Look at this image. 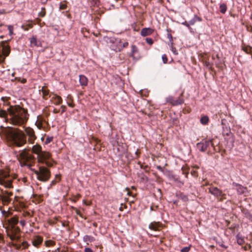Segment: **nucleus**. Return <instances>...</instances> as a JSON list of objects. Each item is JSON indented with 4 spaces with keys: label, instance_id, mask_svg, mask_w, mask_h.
Here are the masks:
<instances>
[{
    "label": "nucleus",
    "instance_id": "9d476101",
    "mask_svg": "<svg viewBox=\"0 0 252 252\" xmlns=\"http://www.w3.org/2000/svg\"><path fill=\"white\" fill-rule=\"evenodd\" d=\"M211 144L212 146H213V144L212 143V140H202L199 143H198L196 145L197 148L198 150L201 152H205L207 150L208 147L209 145Z\"/></svg>",
    "mask_w": 252,
    "mask_h": 252
},
{
    "label": "nucleus",
    "instance_id": "6e6d98bb",
    "mask_svg": "<svg viewBox=\"0 0 252 252\" xmlns=\"http://www.w3.org/2000/svg\"><path fill=\"white\" fill-rule=\"evenodd\" d=\"M157 168L162 172L163 171V169L160 166H158Z\"/></svg>",
    "mask_w": 252,
    "mask_h": 252
},
{
    "label": "nucleus",
    "instance_id": "ea45409f",
    "mask_svg": "<svg viewBox=\"0 0 252 252\" xmlns=\"http://www.w3.org/2000/svg\"><path fill=\"white\" fill-rule=\"evenodd\" d=\"M22 217L24 218L31 217L30 213L27 211H23L22 213Z\"/></svg>",
    "mask_w": 252,
    "mask_h": 252
},
{
    "label": "nucleus",
    "instance_id": "cd10ccee",
    "mask_svg": "<svg viewBox=\"0 0 252 252\" xmlns=\"http://www.w3.org/2000/svg\"><path fill=\"white\" fill-rule=\"evenodd\" d=\"M227 6L225 3H222L220 4V11L222 13L224 14L227 10Z\"/></svg>",
    "mask_w": 252,
    "mask_h": 252
},
{
    "label": "nucleus",
    "instance_id": "bf43d9fd",
    "mask_svg": "<svg viewBox=\"0 0 252 252\" xmlns=\"http://www.w3.org/2000/svg\"><path fill=\"white\" fill-rule=\"evenodd\" d=\"M216 57H217L218 58H219V57H218V55H216ZM215 58H216V56H214V55H212V60H214L215 59Z\"/></svg>",
    "mask_w": 252,
    "mask_h": 252
},
{
    "label": "nucleus",
    "instance_id": "ddd939ff",
    "mask_svg": "<svg viewBox=\"0 0 252 252\" xmlns=\"http://www.w3.org/2000/svg\"><path fill=\"white\" fill-rule=\"evenodd\" d=\"M232 185L236 187V189L239 194H244L247 191V189L241 185L233 182Z\"/></svg>",
    "mask_w": 252,
    "mask_h": 252
},
{
    "label": "nucleus",
    "instance_id": "39448f33",
    "mask_svg": "<svg viewBox=\"0 0 252 252\" xmlns=\"http://www.w3.org/2000/svg\"><path fill=\"white\" fill-rule=\"evenodd\" d=\"M37 179L41 182H45L49 180L51 176L50 171L44 166H40L38 170H34Z\"/></svg>",
    "mask_w": 252,
    "mask_h": 252
},
{
    "label": "nucleus",
    "instance_id": "9b49d317",
    "mask_svg": "<svg viewBox=\"0 0 252 252\" xmlns=\"http://www.w3.org/2000/svg\"><path fill=\"white\" fill-rule=\"evenodd\" d=\"M26 135L29 137L28 141L31 144H33L36 139L34 130L30 127H27L25 128Z\"/></svg>",
    "mask_w": 252,
    "mask_h": 252
},
{
    "label": "nucleus",
    "instance_id": "e433bc0d",
    "mask_svg": "<svg viewBox=\"0 0 252 252\" xmlns=\"http://www.w3.org/2000/svg\"><path fill=\"white\" fill-rule=\"evenodd\" d=\"M45 15H46V9L44 7H42L41 8V11L40 12H39L38 15L40 17H43L45 16Z\"/></svg>",
    "mask_w": 252,
    "mask_h": 252
},
{
    "label": "nucleus",
    "instance_id": "7ed1b4c3",
    "mask_svg": "<svg viewBox=\"0 0 252 252\" xmlns=\"http://www.w3.org/2000/svg\"><path fill=\"white\" fill-rule=\"evenodd\" d=\"M8 141L13 146L21 147L27 142L25 134L18 128L8 127L4 130Z\"/></svg>",
    "mask_w": 252,
    "mask_h": 252
},
{
    "label": "nucleus",
    "instance_id": "4c0bfd02",
    "mask_svg": "<svg viewBox=\"0 0 252 252\" xmlns=\"http://www.w3.org/2000/svg\"><path fill=\"white\" fill-rule=\"evenodd\" d=\"M67 5L65 2H61L60 4V10H64L66 8Z\"/></svg>",
    "mask_w": 252,
    "mask_h": 252
},
{
    "label": "nucleus",
    "instance_id": "e2e57ef3",
    "mask_svg": "<svg viewBox=\"0 0 252 252\" xmlns=\"http://www.w3.org/2000/svg\"><path fill=\"white\" fill-rule=\"evenodd\" d=\"M92 1L94 2V4H96L98 0H92Z\"/></svg>",
    "mask_w": 252,
    "mask_h": 252
},
{
    "label": "nucleus",
    "instance_id": "f257e3e1",
    "mask_svg": "<svg viewBox=\"0 0 252 252\" xmlns=\"http://www.w3.org/2000/svg\"><path fill=\"white\" fill-rule=\"evenodd\" d=\"M9 116V122L11 124L22 126L26 124L29 115L28 111L19 105L10 106L7 109Z\"/></svg>",
    "mask_w": 252,
    "mask_h": 252
},
{
    "label": "nucleus",
    "instance_id": "c9c22d12",
    "mask_svg": "<svg viewBox=\"0 0 252 252\" xmlns=\"http://www.w3.org/2000/svg\"><path fill=\"white\" fill-rule=\"evenodd\" d=\"M167 32V38L169 39V41L170 42H172V40H173V37H172V36L170 33V32H171V30L169 29H167L166 30Z\"/></svg>",
    "mask_w": 252,
    "mask_h": 252
},
{
    "label": "nucleus",
    "instance_id": "5fc2aeb1",
    "mask_svg": "<svg viewBox=\"0 0 252 252\" xmlns=\"http://www.w3.org/2000/svg\"><path fill=\"white\" fill-rule=\"evenodd\" d=\"M75 212H76L77 215L82 217L81 213H80V211L79 210H78L77 209L75 208Z\"/></svg>",
    "mask_w": 252,
    "mask_h": 252
},
{
    "label": "nucleus",
    "instance_id": "bb28decb",
    "mask_svg": "<svg viewBox=\"0 0 252 252\" xmlns=\"http://www.w3.org/2000/svg\"><path fill=\"white\" fill-rule=\"evenodd\" d=\"M237 238V243L240 245H242L245 243V240L244 238L241 236L239 234H238L236 236Z\"/></svg>",
    "mask_w": 252,
    "mask_h": 252
},
{
    "label": "nucleus",
    "instance_id": "6ab92c4d",
    "mask_svg": "<svg viewBox=\"0 0 252 252\" xmlns=\"http://www.w3.org/2000/svg\"><path fill=\"white\" fill-rule=\"evenodd\" d=\"M32 152L38 156V155L42 152L41 146L38 144L34 145L32 148Z\"/></svg>",
    "mask_w": 252,
    "mask_h": 252
},
{
    "label": "nucleus",
    "instance_id": "49530a36",
    "mask_svg": "<svg viewBox=\"0 0 252 252\" xmlns=\"http://www.w3.org/2000/svg\"><path fill=\"white\" fill-rule=\"evenodd\" d=\"M53 242L52 241H46L45 242V245L47 247H49L50 246H51L53 245Z\"/></svg>",
    "mask_w": 252,
    "mask_h": 252
},
{
    "label": "nucleus",
    "instance_id": "c85d7f7f",
    "mask_svg": "<svg viewBox=\"0 0 252 252\" xmlns=\"http://www.w3.org/2000/svg\"><path fill=\"white\" fill-rule=\"evenodd\" d=\"M184 102V100L181 97H179L176 99H175L174 105H178L182 104Z\"/></svg>",
    "mask_w": 252,
    "mask_h": 252
},
{
    "label": "nucleus",
    "instance_id": "774afa93",
    "mask_svg": "<svg viewBox=\"0 0 252 252\" xmlns=\"http://www.w3.org/2000/svg\"><path fill=\"white\" fill-rule=\"evenodd\" d=\"M63 226H65V224H64V223H63Z\"/></svg>",
    "mask_w": 252,
    "mask_h": 252
},
{
    "label": "nucleus",
    "instance_id": "20e7f679",
    "mask_svg": "<svg viewBox=\"0 0 252 252\" xmlns=\"http://www.w3.org/2000/svg\"><path fill=\"white\" fill-rule=\"evenodd\" d=\"M18 159L21 166L30 167L32 165L34 158L33 156L27 152L26 149L20 152L17 155Z\"/></svg>",
    "mask_w": 252,
    "mask_h": 252
},
{
    "label": "nucleus",
    "instance_id": "72a5a7b5",
    "mask_svg": "<svg viewBox=\"0 0 252 252\" xmlns=\"http://www.w3.org/2000/svg\"><path fill=\"white\" fill-rule=\"evenodd\" d=\"M56 178L58 179V181L56 180V179L52 181L50 184V187L55 185L57 184V183L60 180V177L58 175H56Z\"/></svg>",
    "mask_w": 252,
    "mask_h": 252
},
{
    "label": "nucleus",
    "instance_id": "412c9836",
    "mask_svg": "<svg viewBox=\"0 0 252 252\" xmlns=\"http://www.w3.org/2000/svg\"><path fill=\"white\" fill-rule=\"evenodd\" d=\"M9 222L10 224V227L16 226V225L19 222V219L17 216L12 217L9 220Z\"/></svg>",
    "mask_w": 252,
    "mask_h": 252
},
{
    "label": "nucleus",
    "instance_id": "338daca9",
    "mask_svg": "<svg viewBox=\"0 0 252 252\" xmlns=\"http://www.w3.org/2000/svg\"><path fill=\"white\" fill-rule=\"evenodd\" d=\"M135 154L136 155H138L139 154V152L138 151H137L136 152H135Z\"/></svg>",
    "mask_w": 252,
    "mask_h": 252
},
{
    "label": "nucleus",
    "instance_id": "79ce46f5",
    "mask_svg": "<svg viewBox=\"0 0 252 252\" xmlns=\"http://www.w3.org/2000/svg\"><path fill=\"white\" fill-rule=\"evenodd\" d=\"M53 139V137H49V136H48L46 139V140H45V143L46 144H49V143H50Z\"/></svg>",
    "mask_w": 252,
    "mask_h": 252
},
{
    "label": "nucleus",
    "instance_id": "09e8293b",
    "mask_svg": "<svg viewBox=\"0 0 252 252\" xmlns=\"http://www.w3.org/2000/svg\"><path fill=\"white\" fill-rule=\"evenodd\" d=\"M183 25L186 26L187 27H188L189 29H190V24L189 23V22H187V21H185L184 22H183L182 23Z\"/></svg>",
    "mask_w": 252,
    "mask_h": 252
},
{
    "label": "nucleus",
    "instance_id": "393cba45",
    "mask_svg": "<svg viewBox=\"0 0 252 252\" xmlns=\"http://www.w3.org/2000/svg\"><path fill=\"white\" fill-rule=\"evenodd\" d=\"M8 114L7 112L4 110H0V117L1 118H4L6 121L9 122V118L7 117Z\"/></svg>",
    "mask_w": 252,
    "mask_h": 252
},
{
    "label": "nucleus",
    "instance_id": "2f4dec72",
    "mask_svg": "<svg viewBox=\"0 0 252 252\" xmlns=\"http://www.w3.org/2000/svg\"><path fill=\"white\" fill-rule=\"evenodd\" d=\"M41 91L44 97L49 95V91L48 90L46 89L45 87H43L42 88Z\"/></svg>",
    "mask_w": 252,
    "mask_h": 252
},
{
    "label": "nucleus",
    "instance_id": "1a4fd4ad",
    "mask_svg": "<svg viewBox=\"0 0 252 252\" xmlns=\"http://www.w3.org/2000/svg\"><path fill=\"white\" fill-rule=\"evenodd\" d=\"M10 52L9 46L4 44L2 48L0 46V63L4 61L6 57L8 56Z\"/></svg>",
    "mask_w": 252,
    "mask_h": 252
},
{
    "label": "nucleus",
    "instance_id": "13d9d810",
    "mask_svg": "<svg viewBox=\"0 0 252 252\" xmlns=\"http://www.w3.org/2000/svg\"><path fill=\"white\" fill-rule=\"evenodd\" d=\"M53 112L55 114H57V113H58L59 112V110H57L56 109H54V110H53Z\"/></svg>",
    "mask_w": 252,
    "mask_h": 252
},
{
    "label": "nucleus",
    "instance_id": "f3484780",
    "mask_svg": "<svg viewBox=\"0 0 252 252\" xmlns=\"http://www.w3.org/2000/svg\"><path fill=\"white\" fill-rule=\"evenodd\" d=\"M154 30L150 28H145L141 30V35L142 36H146L152 34Z\"/></svg>",
    "mask_w": 252,
    "mask_h": 252
},
{
    "label": "nucleus",
    "instance_id": "680f3d73",
    "mask_svg": "<svg viewBox=\"0 0 252 252\" xmlns=\"http://www.w3.org/2000/svg\"><path fill=\"white\" fill-rule=\"evenodd\" d=\"M26 82H27V80L26 79H23L21 81V82L23 84L25 83Z\"/></svg>",
    "mask_w": 252,
    "mask_h": 252
},
{
    "label": "nucleus",
    "instance_id": "4468645a",
    "mask_svg": "<svg viewBox=\"0 0 252 252\" xmlns=\"http://www.w3.org/2000/svg\"><path fill=\"white\" fill-rule=\"evenodd\" d=\"M30 45L32 47L41 46V42L38 40L36 38L33 36L30 39Z\"/></svg>",
    "mask_w": 252,
    "mask_h": 252
},
{
    "label": "nucleus",
    "instance_id": "052dcab7",
    "mask_svg": "<svg viewBox=\"0 0 252 252\" xmlns=\"http://www.w3.org/2000/svg\"><path fill=\"white\" fill-rule=\"evenodd\" d=\"M248 218H249V219L252 221V215H249Z\"/></svg>",
    "mask_w": 252,
    "mask_h": 252
},
{
    "label": "nucleus",
    "instance_id": "2eb2a0df",
    "mask_svg": "<svg viewBox=\"0 0 252 252\" xmlns=\"http://www.w3.org/2000/svg\"><path fill=\"white\" fill-rule=\"evenodd\" d=\"M17 243L18 242H12L11 244L12 246L17 250H19L21 246H23L24 248L26 249L30 246V244L27 241L23 242L21 244H18Z\"/></svg>",
    "mask_w": 252,
    "mask_h": 252
},
{
    "label": "nucleus",
    "instance_id": "4be33fe9",
    "mask_svg": "<svg viewBox=\"0 0 252 252\" xmlns=\"http://www.w3.org/2000/svg\"><path fill=\"white\" fill-rule=\"evenodd\" d=\"M83 240L84 242L88 244L89 243L94 241L95 238L92 236L86 235L84 236Z\"/></svg>",
    "mask_w": 252,
    "mask_h": 252
},
{
    "label": "nucleus",
    "instance_id": "0e129e2a",
    "mask_svg": "<svg viewBox=\"0 0 252 252\" xmlns=\"http://www.w3.org/2000/svg\"><path fill=\"white\" fill-rule=\"evenodd\" d=\"M220 246H221V247H222V248H225V249H226V248H227V246H225V245H223V244H221V245H220Z\"/></svg>",
    "mask_w": 252,
    "mask_h": 252
},
{
    "label": "nucleus",
    "instance_id": "de8ad7c7",
    "mask_svg": "<svg viewBox=\"0 0 252 252\" xmlns=\"http://www.w3.org/2000/svg\"><path fill=\"white\" fill-rule=\"evenodd\" d=\"M19 222L23 227L25 226L26 224V222L24 220H21L20 221H19Z\"/></svg>",
    "mask_w": 252,
    "mask_h": 252
},
{
    "label": "nucleus",
    "instance_id": "b1692460",
    "mask_svg": "<svg viewBox=\"0 0 252 252\" xmlns=\"http://www.w3.org/2000/svg\"><path fill=\"white\" fill-rule=\"evenodd\" d=\"M204 64V65L208 68L209 69H212L213 66L214 65V63L213 62H210L209 60H203L202 61Z\"/></svg>",
    "mask_w": 252,
    "mask_h": 252
},
{
    "label": "nucleus",
    "instance_id": "f03ea898",
    "mask_svg": "<svg viewBox=\"0 0 252 252\" xmlns=\"http://www.w3.org/2000/svg\"><path fill=\"white\" fill-rule=\"evenodd\" d=\"M14 178L11 176L8 171L4 170H0V185L5 188H13L12 182ZM13 195L12 192L3 191L0 188V199L4 205H7L11 201V196Z\"/></svg>",
    "mask_w": 252,
    "mask_h": 252
},
{
    "label": "nucleus",
    "instance_id": "58836bf2",
    "mask_svg": "<svg viewBox=\"0 0 252 252\" xmlns=\"http://www.w3.org/2000/svg\"><path fill=\"white\" fill-rule=\"evenodd\" d=\"M8 30L9 31V35H12L13 34V26L11 25L8 26Z\"/></svg>",
    "mask_w": 252,
    "mask_h": 252
},
{
    "label": "nucleus",
    "instance_id": "3c124183",
    "mask_svg": "<svg viewBox=\"0 0 252 252\" xmlns=\"http://www.w3.org/2000/svg\"><path fill=\"white\" fill-rule=\"evenodd\" d=\"M209 60V57L208 56H207V55H205L204 56H203L202 57V61H203V60Z\"/></svg>",
    "mask_w": 252,
    "mask_h": 252
},
{
    "label": "nucleus",
    "instance_id": "7c9ffc66",
    "mask_svg": "<svg viewBox=\"0 0 252 252\" xmlns=\"http://www.w3.org/2000/svg\"><path fill=\"white\" fill-rule=\"evenodd\" d=\"M128 45V43L127 42H125L124 43H122V42H120L119 43V50L121 51L124 48H125L127 47Z\"/></svg>",
    "mask_w": 252,
    "mask_h": 252
},
{
    "label": "nucleus",
    "instance_id": "f8f14e48",
    "mask_svg": "<svg viewBox=\"0 0 252 252\" xmlns=\"http://www.w3.org/2000/svg\"><path fill=\"white\" fill-rule=\"evenodd\" d=\"M31 241L33 246L38 248L43 242V238L38 235H34L31 238Z\"/></svg>",
    "mask_w": 252,
    "mask_h": 252
},
{
    "label": "nucleus",
    "instance_id": "c03bdc74",
    "mask_svg": "<svg viewBox=\"0 0 252 252\" xmlns=\"http://www.w3.org/2000/svg\"><path fill=\"white\" fill-rule=\"evenodd\" d=\"M190 249V247L189 246V247H186L183 248L181 250V252H189Z\"/></svg>",
    "mask_w": 252,
    "mask_h": 252
},
{
    "label": "nucleus",
    "instance_id": "5701e85b",
    "mask_svg": "<svg viewBox=\"0 0 252 252\" xmlns=\"http://www.w3.org/2000/svg\"><path fill=\"white\" fill-rule=\"evenodd\" d=\"M201 21L202 19L200 17H198L196 15H195L193 18L189 21V23L190 25H193L197 21L200 22Z\"/></svg>",
    "mask_w": 252,
    "mask_h": 252
},
{
    "label": "nucleus",
    "instance_id": "4d7b16f0",
    "mask_svg": "<svg viewBox=\"0 0 252 252\" xmlns=\"http://www.w3.org/2000/svg\"><path fill=\"white\" fill-rule=\"evenodd\" d=\"M67 104H68V105L69 107H74V105L73 103H69V102H68V103H67Z\"/></svg>",
    "mask_w": 252,
    "mask_h": 252
},
{
    "label": "nucleus",
    "instance_id": "6e6552de",
    "mask_svg": "<svg viewBox=\"0 0 252 252\" xmlns=\"http://www.w3.org/2000/svg\"><path fill=\"white\" fill-rule=\"evenodd\" d=\"M208 190L209 193L216 197L219 201H222L226 199V194L217 187L211 186L208 188Z\"/></svg>",
    "mask_w": 252,
    "mask_h": 252
},
{
    "label": "nucleus",
    "instance_id": "37998d69",
    "mask_svg": "<svg viewBox=\"0 0 252 252\" xmlns=\"http://www.w3.org/2000/svg\"><path fill=\"white\" fill-rule=\"evenodd\" d=\"M162 60L164 63H166L168 62V59L167 56L165 54H163L162 56Z\"/></svg>",
    "mask_w": 252,
    "mask_h": 252
},
{
    "label": "nucleus",
    "instance_id": "864d4df0",
    "mask_svg": "<svg viewBox=\"0 0 252 252\" xmlns=\"http://www.w3.org/2000/svg\"><path fill=\"white\" fill-rule=\"evenodd\" d=\"M61 108L62 109L61 113H63L65 111V106L64 105H62Z\"/></svg>",
    "mask_w": 252,
    "mask_h": 252
},
{
    "label": "nucleus",
    "instance_id": "f704fd0d",
    "mask_svg": "<svg viewBox=\"0 0 252 252\" xmlns=\"http://www.w3.org/2000/svg\"><path fill=\"white\" fill-rule=\"evenodd\" d=\"M138 49L136 46L134 45H132L131 46V56L133 57L134 55V54L137 52Z\"/></svg>",
    "mask_w": 252,
    "mask_h": 252
},
{
    "label": "nucleus",
    "instance_id": "603ef678",
    "mask_svg": "<svg viewBox=\"0 0 252 252\" xmlns=\"http://www.w3.org/2000/svg\"><path fill=\"white\" fill-rule=\"evenodd\" d=\"M85 252H93V250L90 248H86L85 249Z\"/></svg>",
    "mask_w": 252,
    "mask_h": 252
},
{
    "label": "nucleus",
    "instance_id": "8fccbe9b",
    "mask_svg": "<svg viewBox=\"0 0 252 252\" xmlns=\"http://www.w3.org/2000/svg\"><path fill=\"white\" fill-rule=\"evenodd\" d=\"M171 50L173 52V53L175 54V55H177L178 54V52L176 49V48L175 47H173V46L171 47Z\"/></svg>",
    "mask_w": 252,
    "mask_h": 252
},
{
    "label": "nucleus",
    "instance_id": "a878e982",
    "mask_svg": "<svg viewBox=\"0 0 252 252\" xmlns=\"http://www.w3.org/2000/svg\"><path fill=\"white\" fill-rule=\"evenodd\" d=\"M200 123L203 125L208 124L209 121V118L207 116H202L200 120Z\"/></svg>",
    "mask_w": 252,
    "mask_h": 252
},
{
    "label": "nucleus",
    "instance_id": "dca6fc26",
    "mask_svg": "<svg viewBox=\"0 0 252 252\" xmlns=\"http://www.w3.org/2000/svg\"><path fill=\"white\" fill-rule=\"evenodd\" d=\"M51 101L54 104L58 105L62 103L63 99L61 96L54 94L51 97Z\"/></svg>",
    "mask_w": 252,
    "mask_h": 252
},
{
    "label": "nucleus",
    "instance_id": "a19ab883",
    "mask_svg": "<svg viewBox=\"0 0 252 252\" xmlns=\"http://www.w3.org/2000/svg\"><path fill=\"white\" fill-rule=\"evenodd\" d=\"M243 50L247 54H250L251 52L252 48L250 47H246L243 48Z\"/></svg>",
    "mask_w": 252,
    "mask_h": 252
},
{
    "label": "nucleus",
    "instance_id": "a18cd8bd",
    "mask_svg": "<svg viewBox=\"0 0 252 252\" xmlns=\"http://www.w3.org/2000/svg\"><path fill=\"white\" fill-rule=\"evenodd\" d=\"M146 41L147 43L150 45H152L153 43V40L151 38H146Z\"/></svg>",
    "mask_w": 252,
    "mask_h": 252
},
{
    "label": "nucleus",
    "instance_id": "0eeeda50",
    "mask_svg": "<svg viewBox=\"0 0 252 252\" xmlns=\"http://www.w3.org/2000/svg\"><path fill=\"white\" fill-rule=\"evenodd\" d=\"M7 235L13 242H20L21 239V230L17 226H11L7 231Z\"/></svg>",
    "mask_w": 252,
    "mask_h": 252
},
{
    "label": "nucleus",
    "instance_id": "aec40b11",
    "mask_svg": "<svg viewBox=\"0 0 252 252\" xmlns=\"http://www.w3.org/2000/svg\"><path fill=\"white\" fill-rule=\"evenodd\" d=\"M79 82L81 86H86L88 85V79L84 75H79Z\"/></svg>",
    "mask_w": 252,
    "mask_h": 252
},
{
    "label": "nucleus",
    "instance_id": "473e14b6",
    "mask_svg": "<svg viewBox=\"0 0 252 252\" xmlns=\"http://www.w3.org/2000/svg\"><path fill=\"white\" fill-rule=\"evenodd\" d=\"M175 101V99L172 96H169L166 98V101L171 103L172 105H174V102Z\"/></svg>",
    "mask_w": 252,
    "mask_h": 252
},
{
    "label": "nucleus",
    "instance_id": "69168bd1",
    "mask_svg": "<svg viewBox=\"0 0 252 252\" xmlns=\"http://www.w3.org/2000/svg\"><path fill=\"white\" fill-rule=\"evenodd\" d=\"M215 65H216V66H219V63H215Z\"/></svg>",
    "mask_w": 252,
    "mask_h": 252
},
{
    "label": "nucleus",
    "instance_id": "423d86ee",
    "mask_svg": "<svg viewBox=\"0 0 252 252\" xmlns=\"http://www.w3.org/2000/svg\"><path fill=\"white\" fill-rule=\"evenodd\" d=\"M38 162L41 163H45L48 167H52L53 165V162L51 154L47 151H42L37 156Z\"/></svg>",
    "mask_w": 252,
    "mask_h": 252
},
{
    "label": "nucleus",
    "instance_id": "a211bd4d",
    "mask_svg": "<svg viewBox=\"0 0 252 252\" xmlns=\"http://www.w3.org/2000/svg\"><path fill=\"white\" fill-rule=\"evenodd\" d=\"M161 224L159 222H152L149 225V227L150 229L157 231L159 230V228L160 227Z\"/></svg>",
    "mask_w": 252,
    "mask_h": 252
},
{
    "label": "nucleus",
    "instance_id": "c756f323",
    "mask_svg": "<svg viewBox=\"0 0 252 252\" xmlns=\"http://www.w3.org/2000/svg\"><path fill=\"white\" fill-rule=\"evenodd\" d=\"M178 196L179 197V198L182 199L183 201H185V202H186V201H188L189 199H188V196L183 194V193H180L178 195Z\"/></svg>",
    "mask_w": 252,
    "mask_h": 252
}]
</instances>
